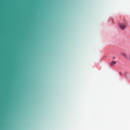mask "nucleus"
I'll list each match as a JSON object with an SVG mask.
<instances>
[{
    "instance_id": "obj_4",
    "label": "nucleus",
    "mask_w": 130,
    "mask_h": 130,
    "mask_svg": "<svg viewBox=\"0 0 130 130\" xmlns=\"http://www.w3.org/2000/svg\"><path fill=\"white\" fill-rule=\"evenodd\" d=\"M113 59H114V58H115V56H114L113 57Z\"/></svg>"
},
{
    "instance_id": "obj_1",
    "label": "nucleus",
    "mask_w": 130,
    "mask_h": 130,
    "mask_svg": "<svg viewBox=\"0 0 130 130\" xmlns=\"http://www.w3.org/2000/svg\"><path fill=\"white\" fill-rule=\"evenodd\" d=\"M119 26L122 30H124V29L126 28L127 23H126V22H125V21H122L119 23Z\"/></svg>"
},
{
    "instance_id": "obj_3",
    "label": "nucleus",
    "mask_w": 130,
    "mask_h": 130,
    "mask_svg": "<svg viewBox=\"0 0 130 130\" xmlns=\"http://www.w3.org/2000/svg\"><path fill=\"white\" fill-rule=\"evenodd\" d=\"M122 56H123V57H126V54H125V53H123V52H121V53Z\"/></svg>"
},
{
    "instance_id": "obj_2",
    "label": "nucleus",
    "mask_w": 130,
    "mask_h": 130,
    "mask_svg": "<svg viewBox=\"0 0 130 130\" xmlns=\"http://www.w3.org/2000/svg\"><path fill=\"white\" fill-rule=\"evenodd\" d=\"M116 61H112L110 63V66L111 67H114V66H115L116 64Z\"/></svg>"
}]
</instances>
